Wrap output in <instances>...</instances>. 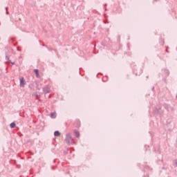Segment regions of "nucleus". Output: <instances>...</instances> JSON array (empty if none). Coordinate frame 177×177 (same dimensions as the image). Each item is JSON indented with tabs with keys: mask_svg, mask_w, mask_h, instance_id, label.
<instances>
[{
	"mask_svg": "<svg viewBox=\"0 0 177 177\" xmlns=\"http://www.w3.org/2000/svg\"><path fill=\"white\" fill-rule=\"evenodd\" d=\"M54 136H60V132L59 131H56L54 132Z\"/></svg>",
	"mask_w": 177,
	"mask_h": 177,
	"instance_id": "4",
	"label": "nucleus"
},
{
	"mask_svg": "<svg viewBox=\"0 0 177 177\" xmlns=\"http://www.w3.org/2000/svg\"><path fill=\"white\" fill-rule=\"evenodd\" d=\"M175 165L177 166V160L174 161Z\"/></svg>",
	"mask_w": 177,
	"mask_h": 177,
	"instance_id": "11",
	"label": "nucleus"
},
{
	"mask_svg": "<svg viewBox=\"0 0 177 177\" xmlns=\"http://www.w3.org/2000/svg\"><path fill=\"white\" fill-rule=\"evenodd\" d=\"M20 86L21 88H24V85H26V82L24 80V77H20Z\"/></svg>",
	"mask_w": 177,
	"mask_h": 177,
	"instance_id": "1",
	"label": "nucleus"
},
{
	"mask_svg": "<svg viewBox=\"0 0 177 177\" xmlns=\"http://www.w3.org/2000/svg\"><path fill=\"white\" fill-rule=\"evenodd\" d=\"M33 95H34V96H36L37 99H38V97H39V93H35Z\"/></svg>",
	"mask_w": 177,
	"mask_h": 177,
	"instance_id": "7",
	"label": "nucleus"
},
{
	"mask_svg": "<svg viewBox=\"0 0 177 177\" xmlns=\"http://www.w3.org/2000/svg\"><path fill=\"white\" fill-rule=\"evenodd\" d=\"M50 117L51 118H56V113H52Z\"/></svg>",
	"mask_w": 177,
	"mask_h": 177,
	"instance_id": "5",
	"label": "nucleus"
},
{
	"mask_svg": "<svg viewBox=\"0 0 177 177\" xmlns=\"http://www.w3.org/2000/svg\"><path fill=\"white\" fill-rule=\"evenodd\" d=\"M15 127H16V124H15L13 122L10 124V127L11 128H15Z\"/></svg>",
	"mask_w": 177,
	"mask_h": 177,
	"instance_id": "8",
	"label": "nucleus"
},
{
	"mask_svg": "<svg viewBox=\"0 0 177 177\" xmlns=\"http://www.w3.org/2000/svg\"><path fill=\"white\" fill-rule=\"evenodd\" d=\"M71 134L68 133L66 134V140L68 145H70V142H71Z\"/></svg>",
	"mask_w": 177,
	"mask_h": 177,
	"instance_id": "2",
	"label": "nucleus"
},
{
	"mask_svg": "<svg viewBox=\"0 0 177 177\" xmlns=\"http://www.w3.org/2000/svg\"><path fill=\"white\" fill-rule=\"evenodd\" d=\"M6 15H8L9 12H8V8H6Z\"/></svg>",
	"mask_w": 177,
	"mask_h": 177,
	"instance_id": "10",
	"label": "nucleus"
},
{
	"mask_svg": "<svg viewBox=\"0 0 177 177\" xmlns=\"http://www.w3.org/2000/svg\"><path fill=\"white\" fill-rule=\"evenodd\" d=\"M44 92L45 93H49V92H50V88L48 86H46L44 88Z\"/></svg>",
	"mask_w": 177,
	"mask_h": 177,
	"instance_id": "3",
	"label": "nucleus"
},
{
	"mask_svg": "<svg viewBox=\"0 0 177 177\" xmlns=\"http://www.w3.org/2000/svg\"><path fill=\"white\" fill-rule=\"evenodd\" d=\"M35 74H36V76H37V77H39V75L38 74V70H37V69H35Z\"/></svg>",
	"mask_w": 177,
	"mask_h": 177,
	"instance_id": "9",
	"label": "nucleus"
},
{
	"mask_svg": "<svg viewBox=\"0 0 177 177\" xmlns=\"http://www.w3.org/2000/svg\"><path fill=\"white\" fill-rule=\"evenodd\" d=\"M75 135L76 138H80V132L75 131Z\"/></svg>",
	"mask_w": 177,
	"mask_h": 177,
	"instance_id": "6",
	"label": "nucleus"
}]
</instances>
